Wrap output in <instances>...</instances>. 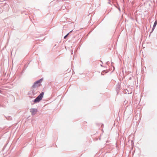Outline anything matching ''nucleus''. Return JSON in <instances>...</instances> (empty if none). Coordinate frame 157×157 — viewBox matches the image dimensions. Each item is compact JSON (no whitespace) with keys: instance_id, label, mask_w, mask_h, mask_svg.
Returning <instances> with one entry per match:
<instances>
[{"instance_id":"1","label":"nucleus","mask_w":157,"mask_h":157,"mask_svg":"<svg viewBox=\"0 0 157 157\" xmlns=\"http://www.w3.org/2000/svg\"><path fill=\"white\" fill-rule=\"evenodd\" d=\"M42 81V79L36 82L32 86V88L33 90H35L36 88L40 86L41 85L40 82Z\"/></svg>"},{"instance_id":"2","label":"nucleus","mask_w":157,"mask_h":157,"mask_svg":"<svg viewBox=\"0 0 157 157\" xmlns=\"http://www.w3.org/2000/svg\"><path fill=\"white\" fill-rule=\"evenodd\" d=\"M44 94V93L43 92L41 93L34 100V102L35 103H37L39 102L43 98Z\"/></svg>"},{"instance_id":"4","label":"nucleus","mask_w":157,"mask_h":157,"mask_svg":"<svg viewBox=\"0 0 157 157\" xmlns=\"http://www.w3.org/2000/svg\"><path fill=\"white\" fill-rule=\"evenodd\" d=\"M157 21H155L154 24L153 28V29H154L155 28V26H156V25H157Z\"/></svg>"},{"instance_id":"3","label":"nucleus","mask_w":157,"mask_h":157,"mask_svg":"<svg viewBox=\"0 0 157 157\" xmlns=\"http://www.w3.org/2000/svg\"><path fill=\"white\" fill-rule=\"evenodd\" d=\"M30 112L32 115H34L37 112V110L36 109H30Z\"/></svg>"},{"instance_id":"5","label":"nucleus","mask_w":157,"mask_h":157,"mask_svg":"<svg viewBox=\"0 0 157 157\" xmlns=\"http://www.w3.org/2000/svg\"><path fill=\"white\" fill-rule=\"evenodd\" d=\"M69 34V33H68L67 35H66L64 37V39H65L67 37V36H68V35Z\"/></svg>"}]
</instances>
